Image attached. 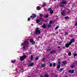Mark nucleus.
Masks as SVG:
<instances>
[{"mask_svg":"<svg viewBox=\"0 0 77 77\" xmlns=\"http://www.w3.org/2000/svg\"><path fill=\"white\" fill-rule=\"evenodd\" d=\"M29 45V42L27 41H25L24 43H22L21 44V46H23V49H26V47H27Z\"/></svg>","mask_w":77,"mask_h":77,"instance_id":"nucleus-1","label":"nucleus"},{"mask_svg":"<svg viewBox=\"0 0 77 77\" xmlns=\"http://www.w3.org/2000/svg\"><path fill=\"white\" fill-rule=\"evenodd\" d=\"M26 57H27L26 55H23L20 58V60L21 61H23V60H24V59H26Z\"/></svg>","mask_w":77,"mask_h":77,"instance_id":"nucleus-2","label":"nucleus"},{"mask_svg":"<svg viewBox=\"0 0 77 77\" xmlns=\"http://www.w3.org/2000/svg\"><path fill=\"white\" fill-rule=\"evenodd\" d=\"M67 3L68 2L66 1L65 0H62L60 2V4H61L62 5H67Z\"/></svg>","mask_w":77,"mask_h":77,"instance_id":"nucleus-3","label":"nucleus"},{"mask_svg":"<svg viewBox=\"0 0 77 77\" xmlns=\"http://www.w3.org/2000/svg\"><path fill=\"white\" fill-rule=\"evenodd\" d=\"M39 28L38 27H37L35 29L36 31L35 32V33H36L38 32V34H41V32H40V30H39Z\"/></svg>","mask_w":77,"mask_h":77,"instance_id":"nucleus-4","label":"nucleus"},{"mask_svg":"<svg viewBox=\"0 0 77 77\" xmlns=\"http://www.w3.org/2000/svg\"><path fill=\"white\" fill-rule=\"evenodd\" d=\"M30 18H36V15L35 14H32V16H30Z\"/></svg>","mask_w":77,"mask_h":77,"instance_id":"nucleus-5","label":"nucleus"},{"mask_svg":"<svg viewBox=\"0 0 77 77\" xmlns=\"http://www.w3.org/2000/svg\"><path fill=\"white\" fill-rule=\"evenodd\" d=\"M71 45L70 44L69 42L68 43L66 44L65 46L66 48H68V47H69V45Z\"/></svg>","mask_w":77,"mask_h":77,"instance_id":"nucleus-6","label":"nucleus"},{"mask_svg":"<svg viewBox=\"0 0 77 77\" xmlns=\"http://www.w3.org/2000/svg\"><path fill=\"white\" fill-rule=\"evenodd\" d=\"M74 43L75 42V40L74 39H71L70 40V41L69 42V43L71 45L72 43Z\"/></svg>","mask_w":77,"mask_h":77,"instance_id":"nucleus-7","label":"nucleus"},{"mask_svg":"<svg viewBox=\"0 0 77 77\" xmlns=\"http://www.w3.org/2000/svg\"><path fill=\"white\" fill-rule=\"evenodd\" d=\"M42 27L43 29H47V27H46V25L45 23H44L43 25L42 26Z\"/></svg>","mask_w":77,"mask_h":77,"instance_id":"nucleus-8","label":"nucleus"},{"mask_svg":"<svg viewBox=\"0 0 77 77\" xmlns=\"http://www.w3.org/2000/svg\"><path fill=\"white\" fill-rule=\"evenodd\" d=\"M69 73H72V74L74 72V70H69L68 71Z\"/></svg>","mask_w":77,"mask_h":77,"instance_id":"nucleus-9","label":"nucleus"},{"mask_svg":"<svg viewBox=\"0 0 77 77\" xmlns=\"http://www.w3.org/2000/svg\"><path fill=\"white\" fill-rule=\"evenodd\" d=\"M56 51L55 50H54L53 51H51L50 53V54H53V53H56Z\"/></svg>","mask_w":77,"mask_h":77,"instance_id":"nucleus-10","label":"nucleus"},{"mask_svg":"<svg viewBox=\"0 0 77 77\" xmlns=\"http://www.w3.org/2000/svg\"><path fill=\"white\" fill-rule=\"evenodd\" d=\"M34 65V63H30L28 65V66H32Z\"/></svg>","mask_w":77,"mask_h":77,"instance_id":"nucleus-11","label":"nucleus"},{"mask_svg":"<svg viewBox=\"0 0 77 77\" xmlns=\"http://www.w3.org/2000/svg\"><path fill=\"white\" fill-rule=\"evenodd\" d=\"M61 14L62 15H63V16H64L65 15V11H63L61 12Z\"/></svg>","mask_w":77,"mask_h":77,"instance_id":"nucleus-12","label":"nucleus"},{"mask_svg":"<svg viewBox=\"0 0 77 77\" xmlns=\"http://www.w3.org/2000/svg\"><path fill=\"white\" fill-rule=\"evenodd\" d=\"M39 19L40 21H44V19L42 18V17H40L39 18Z\"/></svg>","mask_w":77,"mask_h":77,"instance_id":"nucleus-13","label":"nucleus"},{"mask_svg":"<svg viewBox=\"0 0 77 77\" xmlns=\"http://www.w3.org/2000/svg\"><path fill=\"white\" fill-rule=\"evenodd\" d=\"M60 65L59 64L57 67V69H60Z\"/></svg>","mask_w":77,"mask_h":77,"instance_id":"nucleus-14","label":"nucleus"},{"mask_svg":"<svg viewBox=\"0 0 77 77\" xmlns=\"http://www.w3.org/2000/svg\"><path fill=\"white\" fill-rule=\"evenodd\" d=\"M36 9L37 10H40L41 9V7L39 6H38L36 7Z\"/></svg>","mask_w":77,"mask_h":77,"instance_id":"nucleus-15","label":"nucleus"},{"mask_svg":"<svg viewBox=\"0 0 77 77\" xmlns=\"http://www.w3.org/2000/svg\"><path fill=\"white\" fill-rule=\"evenodd\" d=\"M49 66L50 67H51L53 66V64L51 63H50V62H49Z\"/></svg>","mask_w":77,"mask_h":77,"instance_id":"nucleus-16","label":"nucleus"},{"mask_svg":"<svg viewBox=\"0 0 77 77\" xmlns=\"http://www.w3.org/2000/svg\"><path fill=\"white\" fill-rule=\"evenodd\" d=\"M46 51L48 52L49 51H50V47L48 48H47L46 49Z\"/></svg>","mask_w":77,"mask_h":77,"instance_id":"nucleus-17","label":"nucleus"},{"mask_svg":"<svg viewBox=\"0 0 77 77\" xmlns=\"http://www.w3.org/2000/svg\"><path fill=\"white\" fill-rule=\"evenodd\" d=\"M54 12V11H53L52 10H51L50 11V13H51V14H53Z\"/></svg>","mask_w":77,"mask_h":77,"instance_id":"nucleus-18","label":"nucleus"},{"mask_svg":"<svg viewBox=\"0 0 77 77\" xmlns=\"http://www.w3.org/2000/svg\"><path fill=\"white\" fill-rule=\"evenodd\" d=\"M63 65H65V64H66V61H63Z\"/></svg>","mask_w":77,"mask_h":77,"instance_id":"nucleus-19","label":"nucleus"},{"mask_svg":"<svg viewBox=\"0 0 77 77\" xmlns=\"http://www.w3.org/2000/svg\"><path fill=\"white\" fill-rule=\"evenodd\" d=\"M16 62V61H15V60H13L11 61V63H15Z\"/></svg>","mask_w":77,"mask_h":77,"instance_id":"nucleus-20","label":"nucleus"},{"mask_svg":"<svg viewBox=\"0 0 77 77\" xmlns=\"http://www.w3.org/2000/svg\"><path fill=\"white\" fill-rule=\"evenodd\" d=\"M36 22L37 23H39L40 22V20L37 19L36 20Z\"/></svg>","mask_w":77,"mask_h":77,"instance_id":"nucleus-21","label":"nucleus"},{"mask_svg":"<svg viewBox=\"0 0 77 77\" xmlns=\"http://www.w3.org/2000/svg\"><path fill=\"white\" fill-rule=\"evenodd\" d=\"M68 55H69V56H71V52H69L68 53Z\"/></svg>","mask_w":77,"mask_h":77,"instance_id":"nucleus-22","label":"nucleus"},{"mask_svg":"<svg viewBox=\"0 0 77 77\" xmlns=\"http://www.w3.org/2000/svg\"><path fill=\"white\" fill-rule=\"evenodd\" d=\"M43 4L42 5L43 7H44L45 6H46V5H45V3L44 2Z\"/></svg>","mask_w":77,"mask_h":77,"instance_id":"nucleus-23","label":"nucleus"},{"mask_svg":"<svg viewBox=\"0 0 77 77\" xmlns=\"http://www.w3.org/2000/svg\"><path fill=\"white\" fill-rule=\"evenodd\" d=\"M60 8H63L64 7V6L63 5V4L60 5Z\"/></svg>","mask_w":77,"mask_h":77,"instance_id":"nucleus-24","label":"nucleus"},{"mask_svg":"<svg viewBox=\"0 0 77 77\" xmlns=\"http://www.w3.org/2000/svg\"><path fill=\"white\" fill-rule=\"evenodd\" d=\"M64 19H65L66 20H68V19H69V17L68 16L66 17H64Z\"/></svg>","mask_w":77,"mask_h":77,"instance_id":"nucleus-25","label":"nucleus"},{"mask_svg":"<svg viewBox=\"0 0 77 77\" xmlns=\"http://www.w3.org/2000/svg\"><path fill=\"white\" fill-rule=\"evenodd\" d=\"M33 59V55H31V60H32Z\"/></svg>","mask_w":77,"mask_h":77,"instance_id":"nucleus-26","label":"nucleus"},{"mask_svg":"<svg viewBox=\"0 0 77 77\" xmlns=\"http://www.w3.org/2000/svg\"><path fill=\"white\" fill-rule=\"evenodd\" d=\"M58 64H60V59H58Z\"/></svg>","mask_w":77,"mask_h":77,"instance_id":"nucleus-27","label":"nucleus"},{"mask_svg":"<svg viewBox=\"0 0 77 77\" xmlns=\"http://www.w3.org/2000/svg\"><path fill=\"white\" fill-rule=\"evenodd\" d=\"M34 41V40H33V39H31L29 40V42H32Z\"/></svg>","mask_w":77,"mask_h":77,"instance_id":"nucleus-28","label":"nucleus"},{"mask_svg":"<svg viewBox=\"0 0 77 77\" xmlns=\"http://www.w3.org/2000/svg\"><path fill=\"white\" fill-rule=\"evenodd\" d=\"M56 63H54L53 64V67H54L56 66Z\"/></svg>","mask_w":77,"mask_h":77,"instance_id":"nucleus-29","label":"nucleus"},{"mask_svg":"<svg viewBox=\"0 0 77 77\" xmlns=\"http://www.w3.org/2000/svg\"><path fill=\"white\" fill-rule=\"evenodd\" d=\"M41 66L42 68H44L45 66H44V64H42L41 65Z\"/></svg>","mask_w":77,"mask_h":77,"instance_id":"nucleus-30","label":"nucleus"},{"mask_svg":"<svg viewBox=\"0 0 77 77\" xmlns=\"http://www.w3.org/2000/svg\"><path fill=\"white\" fill-rule=\"evenodd\" d=\"M68 32H65V35H68Z\"/></svg>","mask_w":77,"mask_h":77,"instance_id":"nucleus-31","label":"nucleus"},{"mask_svg":"<svg viewBox=\"0 0 77 77\" xmlns=\"http://www.w3.org/2000/svg\"><path fill=\"white\" fill-rule=\"evenodd\" d=\"M63 69H64V68H63L60 69V72H62V70H63Z\"/></svg>","mask_w":77,"mask_h":77,"instance_id":"nucleus-32","label":"nucleus"},{"mask_svg":"<svg viewBox=\"0 0 77 77\" xmlns=\"http://www.w3.org/2000/svg\"><path fill=\"white\" fill-rule=\"evenodd\" d=\"M39 16L40 17H43V15L42 14H39Z\"/></svg>","mask_w":77,"mask_h":77,"instance_id":"nucleus-33","label":"nucleus"},{"mask_svg":"<svg viewBox=\"0 0 77 77\" xmlns=\"http://www.w3.org/2000/svg\"><path fill=\"white\" fill-rule=\"evenodd\" d=\"M53 23V20H51L49 21V24H50Z\"/></svg>","mask_w":77,"mask_h":77,"instance_id":"nucleus-34","label":"nucleus"},{"mask_svg":"<svg viewBox=\"0 0 77 77\" xmlns=\"http://www.w3.org/2000/svg\"><path fill=\"white\" fill-rule=\"evenodd\" d=\"M59 26H56V27H55V30H57V29L59 28Z\"/></svg>","mask_w":77,"mask_h":77,"instance_id":"nucleus-35","label":"nucleus"},{"mask_svg":"<svg viewBox=\"0 0 77 77\" xmlns=\"http://www.w3.org/2000/svg\"><path fill=\"white\" fill-rule=\"evenodd\" d=\"M48 76H49L47 74H45V77H48Z\"/></svg>","mask_w":77,"mask_h":77,"instance_id":"nucleus-36","label":"nucleus"},{"mask_svg":"<svg viewBox=\"0 0 77 77\" xmlns=\"http://www.w3.org/2000/svg\"><path fill=\"white\" fill-rule=\"evenodd\" d=\"M35 44V42L33 41L32 42V45H34V44Z\"/></svg>","mask_w":77,"mask_h":77,"instance_id":"nucleus-37","label":"nucleus"},{"mask_svg":"<svg viewBox=\"0 0 77 77\" xmlns=\"http://www.w3.org/2000/svg\"><path fill=\"white\" fill-rule=\"evenodd\" d=\"M48 14H47L45 16V18H47L48 17Z\"/></svg>","mask_w":77,"mask_h":77,"instance_id":"nucleus-38","label":"nucleus"},{"mask_svg":"<svg viewBox=\"0 0 77 77\" xmlns=\"http://www.w3.org/2000/svg\"><path fill=\"white\" fill-rule=\"evenodd\" d=\"M48 28H50V27H51V25H48Z\"/></svg>","mask_w":77,"mask_h":77,"instance_id":"nucleus-39","label":"nucleus"},{"mask_svg":"<svg viewBox=\"0 0 77 77\" xmlns=\"http://www.w3.org/2000/svg\"><path fill=\"white\" fill-rule=\"evenodd\" d=\"M73 55L74 56V57H75V56H77V54L76 53L74 54Z\"/></svg>","mask_w":77,"mask_h":77,"instance_id":"nucleus-40","label":"nucleus"},{"mask_svg":"<svg viewBox=\"0 0 77 77\" xmlns=\"http://www.w3.org/2000/svg\"><path fill=\"white\" fill-rule=\"evenodd\" d=\"M75 66L74 65H72L71 66H70L71 68H74V67Z\"/></svg>","mask_w":77,"mask_h":77,"instance_id":"nucleus-41","label":"nucleus"},{"mask_svg":"<svg viewBox=\"0 0 77 77\" xmlns=\"http://www.w3.org/2000/svg\"><path fill=\"white\" fill-rule=\"evenodd\" d=\"M39 59V58L38 57H36L35 58V60H38Z\"/></svg>","mask_w":77,"mask_h":77,"instance_id":"nucleus-42","label":"nucleus"},{"mask_svg":"<svg viewBox=\"0 0 77 77\" xmlns=\"http://www.w3.org/2000/svg\"><path fill=\"white\" fill-rule=\"evenodd\" d=\"M39 33V32H37L36 33H35V34L36 35H39L40 34H38Z\"/></svg>","mask_w":77,"mask_h":77,"instance_id":"nucleus-43","label":"nucleus"},{"mask_svg":"<svg viewBox=\"0 0 77 77\" xmlns=\"http://www.w3.org/2000/svg\"><path fill=\"white\" fill-rule=\"evenodd\" d=\"M75 26H77V22L75 23Z\"/></svg>","mask_w":77,"mask_h":77,"instance_id":"nucleus-44","label":"nucleus"},{"mask_svg":"<svg viewBox=\"0 0 77 77\" xmlns=\"http://www.w3.org/2000/svg\"><path fill=\"white\" fill-rule=\"evenodd\" d=\"M66 48L65 46H63V47L62 48H63V49H65V48Z\"/></svg>","mask_w":77,"mask_h":77,"instance_id":"nucleus-45","label":"nucleus"},{"mask_svg":"<svg viewBox=\"0 0 77 77\" xmlns=\"http://www.w3.org/2000/svg\"><path fill=\"white\" fill-rule=\"evenodd\" d=\"M75 64L77 65V61H75Z\"/></svg>","mask_w":77,"mask_h":77,"instance_id":"nucleus-46","label":"nucleus"},{"mask_svg":"<svg viewBox=\"0 0 77 77\" xmlns=\"http://www.w3.org/2000/svg\"><path fill=\"white\" fill-rule=\"evenodd\" d=\"M30 18L29 17L28 18V21H30Z\"/></svg>","mask_w":77,"mask_h":77,"instance_id":"nucleus-47","label":"nucleus"},{"mask_svg":"<svg viewBox=\"0 0 77 77\" xmlns=\"http://www.w3.org/2000/svg\"><path fill=\"white\" fill-rule=\"evenodd\" d=\"M45 58H44L43 59V61H45Z\"/></svg>","mask_w":77,"mask_h":77,"instance_id":"nucleus-48","label":"nucleus"},{"mask_svg":"<svg viewBox=\"0 0 77 77\" xmlns=\"http://www.w3.org/2000/svg\"><path fill=\"white\" fill-rule=\"evenodd\" d=\"M42 38V37H41V36H38V38Z\"/></svg>","mask_w":77,"mask_h":77,"instance_id":"nucleus-49","label":"nucleus"},{"mask_svg":"<svg viewBox=\"0 0 77 77\" xmlns=\"http://www.w3.org/2000/svg\"><path fill=\"white\" fill-rule=\"evenodd\" d=\"M60 48V47L59 46H58L57 47V48Z\"/></svg>","mask_w":77,"mask_h":77,"instance_id":"nucleus-50","label":"nucleus"},{"mask_svg":"<svg viewBox=\"0 0 77 77\" xmlns=\"http://www.w3.org/2000/svg\"><path fill=\"white\" fill-rule=\"evenodd\" d=\"M61 42H60L59 43H58V45H61V44H60Z\"/></svg>","mask_w":77,"mask_h":77,"instance_id":"nucleus-51","label":"nucleus"},{"mask_svg":"<svg viewBox=\"0 0 77 77\" xmlns=\"http://www.w3.org/2000/svg\"><path fill=\"white\" fill-rule=\"evenodd\" d=\"M48 10H51V8H49L48 9Z\"/></svg>","mask_w":77,"mask_h":77,"instance_id":"nucleus-52","label":"nucleus"},{"mask_svg":"<svg viewBox=\"0 0 77 77\" xmlns=\"http://www.w3.org/2000/svg\"><path fill=\"white\" fill-rule=\"evenodd\" d=\"M54 77H57V75H55L54 76Z\"/></svg>","mask_w":77,"mask_h":77,"instance_id":"nucleus-53","label":"nucleus"},{"mask_svg":"<svg viewBox=\"0 0 77 77\" xmlns=\"http://www.w3.org/2000/svg\"><path fill=\"white\" fill-rule=\"evenodd\" d=\"M40 77H43V76L42 75H41Z\"/></svg>","mask_w":77,"mask_h":77,"instance_id":"nucleus-54","label":"nucleus"},{"mask_svg":"<svg viewBox=\"0 0 77 77\" xmlns=\"http://www.w3.org/2000/svg\"><path fill=\"white\" fill-rule=\"evenodd\" d=\"M54 1H56V0H53Z\"/></svg>","mask_w":77,"mask_h":77,"instance_id":"nucleus-55","label":"nucleus"},{"mask_svg":"<svg viewBox=\"0 0 77 77\" xmlns=\"http://www.w3.org/2000/svg\"><path fill=\"white\" fill-rule=\"evenodd\" d=\"M68 77V76H66V77Z\"/></svg>","mask_w":77,"mask_h":77,"instance_id":"nucleus-56","label":"nucleus"},{"mask_svg":"<svg viewBox=\"0 0 77 77\" xmlns=\"http://www.w3.org/2000/svg\"><path fill=\"white\" fill-rule=\"evenodd\" d=\"M74 58H75V57H74Z\"/></svg>","mask_w":77,"mask_h":77,"instance_id":"nucleus-57","label":"nucleus"},{"mask_svg":"<svg viewBox=\"0 0 77 77\" xmlns=\"http://www.w3.org/2000/svg\"><path fill=\"white\" fill-rule=\"evenodd\" d=\"M46 26H48V25H46Z\"/></svg>","mask_w":77,"mask_h":77,"instance_id":"nucleus-58","label":"nucleus"},{"mask_svg":"<svg viewBox=\"0 0 77 77\" xmlns=\"http://www.w3.org/2000/svg\"><path fill=\"white\" fill-rule=\"evenodd\" d=\"M57 33H58L57 32Z\"/></svg>","mask_w":77,"mask_h":77,"instance_id":"nucleus-59","label":"nucleus"}]
</instances>
